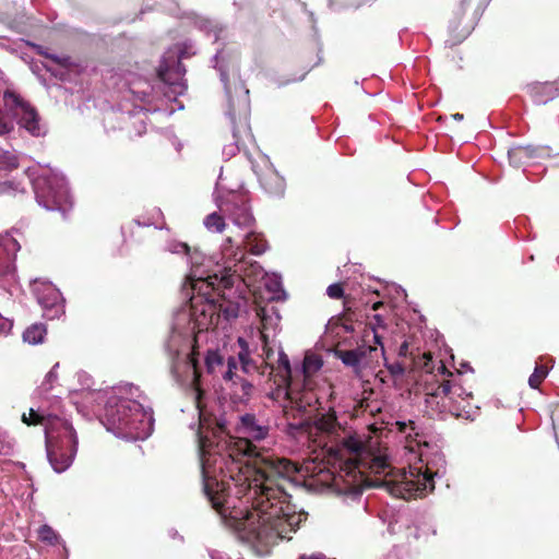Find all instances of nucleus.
Listing matches in <instances>:
<instances>
[{"mask_svg":"<svg viewBox=\"0 0 559 559\" xmlns=\"http://www.w3.org/2000/svg\"><path fill=\"white\" fill-rule=\"evenodd\" d=\"M245 248L254 255L264 253L267 249V241L262 234L250 231L243 240Z\"/></svg>","mask_w":559,"mask_h":559,"instance_id":"obj_23","label":"nucleus"},{"mask_svg":"<svg viewBox=\"0 0 559 559\" xmlns=\"http://www.w3.org/2000/svg\"><path fill=\"white\" fill-rule=\"evenodd\" d=\"M548 374V368L545 365H536L534 372L528 378V384L532 389H538Z\"/></svg>","mask_w":559,"mask_h":559,"instance_id":"obj_30","label":"nucleus"},{"mask_svg":"<svg viewBox=\"0 0 559 559\" xmlns=\"http://www.w3.org/2000/svg\"><path fill=\"white\" fill-rule=\"evenodd\" d=\"M325 556L323 554H310V555H307V554H304L301 555L298 559H324Z\"/></svg>","mask_w":559,"mask_h":559,"instance_id":"obj_48","label":"nucleus"},{"mask_svg":"<svg viewBox=\"0 0 559 559\" xmlns=\"http://www.w3.org/2000/svg\"><path fill=\"white\" fill-rule=\"evenodd\" d=\"M395 425L397 427L399 432L405 433L406 430L409 428V430L414 432L415 437L419 436L418 426L414 420H408L407 423L396 421Z\"/></svg>","mask_w":559,"mask_h":559,"instance_id":"obj_36","label":"nucleus"},{"mask_svg":"<svg viewBox=\"0 0 559 559\" xmlns=\"http://www.w3.org/2000/svg\"><path fill=\"white\" fill-rule=\"evenodd\" d=\"M316 428L326 433L330 437L334 438V444L331 445L328 450L331 459L334 460V463H340V457H337L333 453V449L336 448L338 442L345 437L349 435H357L356 432L347 431L337 420L336 412L334 408H330L326 413H320L317 415L314 420Z\"/></svg>","mask_w":559,"mask_h":559,"instance_id":"obj_11","label":"nucleus"},{"mask_svg":"<svg viewBox=\"0 0 559 559\" xmlns=\"http://www.w3.org/2000/svg\"><path fill=\"white\" fill-rule=\"evenodd\" d=\"M61 424L46 433L47 456L58 473L70 467L78 451V437L73 426L64 418Z\"/></svg>","mask_w":559,"mask_h":559,"instance_id":"obj_6","label":"nucleus"},{"mask_svg":"<svg viewBox=\"0 0 559 559\" xmlns=\"http://www.w3.org/2000/svg\"><path fill=\"white\" fill-rule=\"evenodd\" d=\"M178 369H179V366L177 364H174L173 366V372L174 373H177L178 372Z\"/></svg>","mask_w":559,"mask_h":559,"instance_id":"obj_55","label":"nucleus"},{"mask_svg":"<svg viewBox=\"0 0 559 559\" xmlns=\"http://www.w3.org/2000/svg\"><path fill=\"white\" fill-rule=\"evenodd\" d=\"M226 243H228L229 247H227L226 245L224 246V248H223L224 255L228 257V258H233L236 262H241L245 259L243 249L240 246H238L236 248V250L234 251L231 249L233 239L230 237H228L226 239Z\"/></svg>","mask_w":559,"mask_h":559,"instance_id":"obj_32","label":"nucleus"},{"mask_svg":"<svg viewBox=\"0 0 559 559\" xmlns=\"http://www.w3.org/2000/svg\"><path fill=\"white\" fill-rule=\"evenodd\" d=\"M490 0H455L448 20L447 43L450 47L463 43L474 31Z\"/></svg>","mask_w":559,"mask_h":559,"instance_id":"obj_5","label":"nucleus"},{"mask_svg":"<svg viewBox=\"0 0 559 559\" xmlns=\"http://www.w3.org/2000/svg\"><path fill=\"white\" fill-rule=\"evenodd\" d=\"M34 190L37 202L47 210L64 213L72 206L66 183L56 176L38 177Z\"/></svg>","mask_w":559,"mask_h":559,"instance_id":"obj_8","label":"nucleus"},{"mask_svg":"<svg viewBox=\"0 0 559 559\" xmlns=\"http://www.w3.org/2000/svg\"><path fill=\"white\" fill-rule=\"evenodd\" d=\"M263 188L273 195H283L284 181L277 175H271L262 179Z\"/></svg>","mask_w":559,"mask_h":559,"instance_id":"obj_26","label":"nucleus"},{"mask_svg":"<svg viewBox=\"0 0 559 559\" xmlns=\"http://www.w3.org/2000/svg\"><path fill=\"white\" fill-rule=\"evenodd\" d=\"M344 310L337 317V322L344 328L346 332H354L353 323L358 320L354 300L350 297H345L343 300Z\"/></svg>","mask_w":559,"mask_h":559,"instance_id":"obj_22","label":"nucleus"},{"mask_svg":"<svg viewBox=\"0 0 559 559\" xmlns=\"http://www.w3.org/2000/svg\"><path fill=\"white\" fill-rule=\"evenodd\" d=\"M368 325L370 326L371 330H372V325H374V329L377 326L384 328L385 326L384 319L380 314H374L372 318V321H370Z\"/></svg>","mask_w":559,"mask_h":559,"instance_id":"obj_42","label":"nucleus"},{"mask_svg":"<svg viewBox=\"0 0 559 559\" xmlns=\"http://www.w3.org/2000/svg\"><path fill=\"white\" fill-rule=\"evenodd\" d=\"M14 130L13 121L0 109V136L10 134Z\"/></svg>","mask_w":559,"mask_h":559,"instance_id":"obj_33","label":"nucleus"},{"mask_svg":"<svg viewBox=\"0 0 559 559\" xmlns=\"http://www.w3.org/2000/svg\"><path fill=\"white\" fill-rule=\"evenodd\" d=\"M55 299L59 298V294L57 292H53Z\"/></svg>","mask_w":559,"mask_h":559,"instance_id":"obj_57","label":"nucleus"},{"mask_svg":"<svg viewBox=\"0 0 559 559\" xmlns=\"http://www.w3.org/2000/svg\"><path fill=\"white\" fill-rule=\"evenodd\" d=\"M452 117H453V119H455L457 121H461L464 118V116L462 114H459V112L452 115Z\"/></svg>","mask_w":559,"mask_h":559,"instance_id":"obj_53","label":"nucleus"},{"mask_svg":"<svg viewBox=\"0 0 559 559\" xmlns=\"http://www.w3.org/2000/svg\"><path fill=\"white\" fill-rule=\"evenodd\" d=\"M262 340H263V352L265 353L266 360H269L271 358V356H273L274 353L271 348L267 347L266 335L262 334Z\"/></svg>","mask_w":559,"mask_h":559,"instance_id":"obj_46","label":"nucleus"},{"mask_svg":"<svg viewBox=\"0 0 559 559\" xmlns=\"http://www.w3.org/2000/svg\"><path fill=\"white\" fill-rule=\"evenodd\" d=\"M207 305H205L200 312V317L202 318L197 319L200 329L207 330L210 326L217 324L219 313L227 320L235 319L239 314V306L237 304H221L217 307L213 300L207 299Z\"/></svg>","mask_w":559,"mask_h":559,"instance_id":"obj_14","label":"nucleus"},{"mask_svg":"<svg viewBox=\"0 0 559 559\" xmlns=\"http://www.w3.org/2000/svg\"><path fill=\"white\" fill-rule=\"evenodd\" d=\"M333 449V453L340 457L338 472L334 476V484L345 493H358L365 488H384L389 492V488L384 483L397 478V472H406L405 469H394L381 456H374L369 464L370 473L373 477L365 472L366 464L361 460L365 451V444L358 435L345 436Z\"/></svg>","mask_w":559,"mask_h":559,"instance_id":"obj_2","label":"nucleus"},{"mask_svg":"<svg viewBox=\"0 0 559 559\" xmlns=\"http://www.w3.org/2000/svg\"><path fill=\"white\" fill-rule=\"evenodd\" d=\"M3 97L5 100H11L17 109L13 114L21 128L25 129L33 136L44 135L45 132L40 126V117L34 106L12 91H5Z\"/></svg>","mask_w":559,"mask_h":559,"instance_id":"obj_9","label":"nucleus"},{"mask_svg":"<svg viewBox=\"0 0 559 559\" xmlns=\"http://www.w3.org/2000/svg\"><path fill=\"white\" fill-rule=\"evenodd\" d=\"M420 461L425 462V471L421 467L409 472H397L394 480L384 483L389 493L405 500L423 498L435 489V476L445 468L444 455L437 451L430 456L421 453Z\"/></svg>","mask_w":559,"mask_h":559,"instance_id":"obj_4","label":"nucleus"},{"mask_svg":"<svg viewBox=\"0 0 559 559\" xmlns=\"http://www.w3.org/2000/svg\"><path fill=\"white\" fill-rule=\"evenodd\" d=\"M415 367L424 370L426 373L432 374L435 370L436 381L426 383V402L429 406L435 407L439 413L450 414L454 417H461L465 406L461 402L465 401L464 395L472 396L466 393L462 384L456 382V374L450 371L442 360L435 361L431 353H424L414 360Z\"/></svg>","mask_w":559,"mask_h":559,"instance_id":"obj_3","label":"nucleus"},{"mask_svg":"<svg viewBox=\"0 0 559 559\" xmlns=\"http://www.w3.org/2000/svg\"><path fill=\"white\" fill-rule=\"evenodd\" d=\"M379 349L370 345H359L355 349H336L335 357L345 366L353 368L355 373H360L361 369L370 366V361L377 358Z\"/></svg>","mask_w":559,"mask_h":559,"instance_id":"obj_12","label":"nucleus"},{"mask_svg":"<svg viewBox=\"0 0 559 559\" xmlns=\"http://www.w3.org/2000/svg\"><path fill=\"white\" fill-rule=\"evenodd\" d=\"M385 367L389 370V372L394 377L403 376L405 372V367L401 362H385Z\"/></svg>","mask_w":559,"mask_h":559,"instance_id":"obj_37","label":"nucleus"},{"mask_svg":"<svg viewBox=\"0 0 559 559\" xmlns=\"http://www.w3.org/2000/svg\"><path fill=\"white\" fill-rule=\"evenodd\" d=\"M238 278L236 271L231 273L229 269H224L221 274L210 275L202 282V285L211 287L214 292H221L231 288Z\"/></svg>","mask_w":559,"mask_h":559,"instance_id":"obj_19","label":"nucleus"},{"mask_svg":"<svg viewBox=\"0 0 559 559\" xmlns=\"http://www.w3.org/2000/svg\"><path fill=\"white\" fill-rule=\"evenodd\" d=\"M158 78L167 84H173V81L170 79L169 71H168L167 67L159 66Z\"/></svg>","mask_w":559,"mask_h":559,"instance_id":"obj_40","label":"nucleus"},{"mask_svg":"<svg viewBox=\"0 0 559 559\" xmlns=\"http://www.w3.org/2000/svg\"><path fill=\"white\" fill-rule=\"evenodd\" d=\"M16 187L12 181H2L0 182V194H10L12 191H15Z\"/></svg>","mask_w":559,"mask_h":559,"instance_id":"obj_39","label":"nucleus"},{"mask_svg":"<svg viewBox=\"0 0 559 559\" xmlns=\"http://www.w3.org/2000/svg\"><path fill=\"white\" fill-rule=\"evenodd\" d=\"M272 371H276L275 377L282 378V382L287 384L289 381H292V368L288 356L284 352H280L278 359H277V366L271 367Z\"/></svg>","mask_w":559,"mask_h":559,"instance_id":"obj_25","label":"nucleus"},{"mask_svg":"<svg viewBox=\"0 0 559 559\" xmlns=\"http://www.w3.org/2000/svg\"><path fill=\"white\" fill-rule=\"evenodd\" d=\"M274 382L277 383V388L271 392V399L278 402L288 403L292 409H296L302 414L307 412L309 406H311V400L313 399L312 394H300L298 392H294L290 389L292 381L285 384L282 382V378L275 379ZM314 402L318 403L317 397H314Z\"/></svg>","mask_w":559,"mask_h":559,"instance_id":"obj_13","label":"nucleus"},{"mask_svg":"<svg viewBox=\"0 0 559 559\" xmlns=\"http://www.w3.org/2000/svg\"><path fill=\"white\" fill-rule=\"evenodd\" d=\"M536 150L532 146L515 145L509 148L508 158L512 166L521 167L527 160L534 158Z\"/></svg>","mask_w":559,"mask_h":559,"instance_id":"obj_21","label":"nucleus"},{"mask_svg":"<svg viewBox=\"0 0 559 559\" xmlns=\"http://www.w3.org/2000/svg\"><path fill=\"white\" fill-rule=\"evenodd\" d=\"M221 212L226 215L235 225L241 228H249L254 223L245 194L233 193L221 205Z\"/></svg>","mask_w":559,"mask_h":559,"instance_id":"obj_10","label":"nucleus"},{"mask_svg":"<svg viewBox=\"0 0 559 559\" xmlns=\"http://www.w3.org/2000/svg\"><path fill=\"white\" fill-rule=\"evenodd\" d=\"M285 415H288V404H283Z\"/></svg>","mask_w":559,"mask_h":559,"instance_id":"obj_56","label":"nucleus"},{"mask_svg":"<svg viewBox=\"0 0 559 559\" xmlns=\"http://www.w3.org/2000/svg\"><path fill=\"white\" fill-rule=\"evenodd\" d=\"M240 423L243 438L230 436L224 418L200 414L197 436L203 492L222 515L229 508L226 504L231 485L239 499L247 498L251 509L235 510L230 516L240 538L262 556L278 540L290 539L289 534L298 530L308 514L297 510L286 490L299 472L298 464L269 451H257L250 438L262 440L269 429L259 425L254 415L241 416Z\"/></svg>","mask_w":559,"mask_h":559,"instance_id":"obj_1","label":"nucleus"},{"mask_svg":"<svg viewBox=\"0 0 559 559\" xmlns=\"http://www.w3.org/2000/svg\"><path fill=\"white\" fill-rule=\"evenodd\" d=\"M61 419V417L55 414L35 411L34 408H29L28 414L24 413L22 415V421L24 424L27 426L41 425L45 428V433L53 430L56 425H62Z\"/></svg>","mask_w":559,"mask_h":559,"instance_id":"obj_18","label":"nucleus"},{"mask_svg":"<svg viewBox=\"0 0 559 559\" xmlns=\"http://www.w3.org/2000/svg\"><path fill=\"white\" fill-rule=\"evenodd\" d=\"M109 429L129 436H139L146 417L140 403L133 400H109L105 408Z\"/></svg>","mask_w":559,"mask_h":559,"instance_id":"obj_7","label":"nucleus"},{"mask_svg":"<svg viewBox=\"0 0 559 559\" xmlns=\"http://www.w3.org/2000/svg\"><path fill=\"white\" fill-rule=\"evenodd\" d=\"M239 359L242 364V368L245 371H248V368H249V361L248 359L246 358V355L243 353H239Z\"/></svg>","mask_w":559,"mask_h":559,"instance_id":"obj_50","label":"nucleus"},{"mask_svg":"<svg viewBox=\"0 0 559 559\" xmlns=\"http://www.w3.org/2000/svg\"><path fill=\"white\" fill-rule=\"evenodd\" d=\"M526 91L535 104L544 105L559 96V84L556 81L533 82Z\"/></svg>","mask_w":559,"mask_h":559,"instance_id":"obj_16","label":"nucleus"},{"mask_svg":"<svg viewBox=\"0 0 559 559\" xmlns=\"http://www.w3.org/2000/svg\"><path fill=\"white\" fill-rule=\"evenodd\" d=\"M381 306H382V302L378 301V302L373 304L372 309L378 310Z\"/></svg>","mask_w":559,"mask_h":559,"instance_id":"obj_54","label":"nucleus"},{"mask_svg":"<svg viewBox=\"0 0 559 559\" xmlns=\"http://www.w3.org/2000/svg\"><path fill=\"white\" fill-rule=\"evenodd\" d=\"M12 443L10 440L7 439L5 436L0 433V454L2 455H9L12 452Z\"/></svg>","mask_w":559,"mask_h":559,"instance_id":"obj_38","label":"nucleus"},{"mask_svg":"<svg viewBox=\"0 0 559 559\" xmlns=\"http://www.w3.org/2000/svg\"><path fill=\"white\" fill-rule=\"evenodd\" d=\"M205 368L209 373L221 374L224 380L231 381L237 362L234 357H228L225 364L224 357L217 350H209L205 356Z\"/></svg>","mask_w":559,"mask_h":559,"instance_id":"obj_15","label":"nucleus"},{"mask_svg":"<svg viewBox=\"0 0 559 559\" xmlns=\"http://www.w3.org/2000/svg\"><path fill=\"white\" fill-rule=\"evenodd\" d=\"M322 367V360L316 355H306L302 361V373L305 378L311 377Z\"/></svg>","mask_w":559,"mask_h":559,"instance_id":"obj_29","label":"nucleus"},{"mask_svg":"<svg viewBox=\"0 0 559 559\" xmlns=\"http://www.w3.org/2000/svg\"><path fill=\"white\" fill-rule=\"evenodd\" d=\"M10 326L9 321L0 314V333L5 332Z\"/></svg>","mask_w":559,"mask_h":559,"instance_id":"obj_49","label":"nucleus"},{"mask_svg":"<svg viewBox=\"0 0 559 559\" xmlns=\"http://www.w3.org/2000/svg\"><path fill=\"white\" fill-rule=\"evenodd\" d=\"M257 316L261 319L262 322H264L267 319V309L266 307H257Z\"/></svg>","mask_w":559,"mask_h":559,"instance_id":"obj_47","label":"nucleus"},{"mask_svg":"<svg viewBox=\"0 0 559 559\" xmlns=\"http://www.w3.org/2000/svg\"><path fill=\"white\" fill-rule=\"evenodd\" d=\"M233 126V136L237 146L245 145L252 138L249 123V114L247 109L239 112L238 116L234 111L228 112Z\"/></svg>","mask_w":559,"mask_h":559,"instance_id":"obj_17","label":"nucleus"},{"mask_svg":"<svg viewBox=\"0 0 559 559\" xmlns=\"http://www.w3.org/2000/svg\"><path fill=\"white\" fill-rule=\"evenodd\" d=\"M408 349V344L404 342L400 347V355L405 356Z\"/></svg>","mask_w":559,"mask_h":559,"instance_id":"obj_52","label":"nucleus"},{"mask_svg":"<svg viewBox=\"0 0 559 559\" xmlns=\"http://www.w3.org/2000/svg\"><path fill=\"white\" fill-rule=\"evenodd\" d=\"M11 271V261L5 250L0 246V277Z\"/></svg>","mask_w":559,"mask_h":559,"instance_id":"obj_35","label":"nucleus"},{"mask_svg":"<svg viewBox=\"0 0 559 559\" xmlns=\"http://www.w3.org/2000/svg\"><path fill=\"white\" fill-rule=\"evenodd\" d=\"M203 223L211 233H222L226 227L224 216L217 212L206 215Z\"/></svg>","mask_w":559,"mask_h":559,"instance_id":"obj_27","label":"nucleus"},{"mask_svg":"<svg viewBox=\"0 0 559 559\" xmlns=\"http://www.w3.org/2000/svg\"><path fill=\"white\" fill-rule=\"evenodd\" d=\"M240 385H241V390H242V395L249 396L251 394L253 385L250 382L245 381V380H241Z\"/></svg>","mask_w":559,"mask_h":559,"instance_id":"obj_44","label":"nucleus"},{"mask_svg":"<svg viewBox=\"0 0 559 559\" xmlns=\"http://www.w3.org/2000/svg\"><path fill=\"white\" fill-rule=\"evenodd\" d=\"M552 428L556 433L559 431V405H557L551 413Z\"/></svg>","mask_w":559,"mask_h":559,"instance_id":"obj_41","label":"nucleus"},{"mask_svg":"<svg viewBox=\"0 0 559 559\" xmlns=\"http://www.w3.org/2000/svg\"><path fill=\"white\" fill-rule=\"evenodd\" d=\"M56 379H57V373H56L55 368H53V369H51V370L47 373V376H46V380H47L49 383H51V382H52V381H55Z\"/></svg>","mask_w":559,"mask_h":559,"instance_id":"obj_51","label":"nucleus"},{"mask_svg":"<svg viewBox=\"0 0 559 559\" xmlns=\"http://www.w3.org/2000/svg\"><path fill=\"white\" fill-rule=\"evenodd\" d=\"M38 538L48 544V545H51V546H55L59 543V535L55 532V530L45 524V525H41L40 528L38 530Z\"/></svg>","mask_w":559,"mask_h":559,"instance_id":"obj_31","label":"nucleus"},{"mask_svg":"<svg viewBox=\"0 0 559 559\" xmlns=\"http://www.w3.org/2000/svg\"><path fill=\"white\" fill-rule=\"evenodd\" d=\"M187 349H190V352H187L185 354L183 365L187 370H191L193 372V384L195 385V389L198 391V395L201 394L199 386V378H200V370H199V352H198V343L197 338L194 337L192 341H189L187 344Z\"/></svg>","mask_w":559,"mask_h":559,"instance_id":"obj_20","label":"nucleus"},{"mask_svg":"<svg viewBox=\"0 0 559 559\" xmlns=\"http://www.w3.org/2000/svg\"><path fill=\"white\" fill-rule=\"evenodd\" d=\"M326 294L332 299H344L346 297L344 295V287L342 283H334L330 285L326 289Z\"/></svg>","mask_w":559,"mask_h":559,"instance_id":"obj_34","label":"nucleus"},{"mask_svg":"<svg viewBox=\"0 0 559 559\" xmlns=\"http://www.w3.org/2000/svg\"><path fill=\"white\" fill-rule=\"evenodd\" d=\"M49 59H51L55 63L60 64L62 67H67L69 64V57H58L55 55L48 56Z\"/></svg>","mask_w":559,"mask_h":559,"instance_id":"obj_43","label":"nucleus"},{"mask_svg":"<svg viewBox=\"0 0 559 559\" xmlns=\"http://www.w3.org/2000/svg\"><path fill=\"white\" fill-rule=\"evenodd\" d=\"M371 331H372V334H373L374 343L381 346L380 354H381L382 356H384V347H383V344H382V337H381V335H379V334L377 333V331L374 330V325H372V330H371Z\"/></svg>","mask_w":559,"mask_h":559,"instance_id":"obj_45","label":"nucleus"},{"mask_svg":"<svg viewBox=\"0 0 559 559\" xmlns=\"http://www.w3.org/2000/svg\"><path fill=\"white\" fill-rule=\"evenodd\" d=\"M46 335V325L44 323H34L24 331L23 340L28 344L37 345L44 342Z\"/></svg>","mask_w":559,"mask_h":559,"instance_id":"obj_24","label":"nucleus"},{"mask_svg":"<svg viewBox=\"0 0 559 559\" xmlns=\"http://www.w3.org/2000/svg\"><path fill=\"white\" fill-rule=\"evenodd\" d=\"M20 166L19 157L11 151L2 150L0 154V170L12 171Z\"/></svg>","mask_w":559,"mask_h":559,"instance_id":"obj_28","label":"nucleus"}]
</instances>
